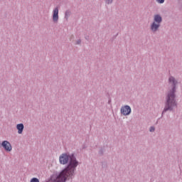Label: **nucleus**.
Listing matches in <instances>:
<instances>
[{
  "label": "nucleus",
  "mask_w": 182,
  "mask_h": 182,
  "mask_svg": "<svg viewBox=\"0 0 182 182\" xmlns=\"http://www.w3.org/2000/svg\"><path fill=\"white\" fill-rule=\"evenodd\" d=\"M16 129L18 134H22V132H23V124H18L16 125Z\"/></svg>",
  "instance_id": "7"
},
{
  "label": "nucleus",
  "mask_w": 182,
  "mask_h": 182,
  "mask_svg": "<svg viewBox=\"0 0 182 182\" xmlns=\"http://www.w3.org/2000/svg\"><path fill=\"white\" fill-rule=\"evenodd\" d=\"M157 2H159V4H164V0H156Z\"/></svg>",
  "instance_id": "10"
},
{
  "label": "nucleus",
  "mask_w": 182,
  "mask_h": 182,
  "mask_svg": "<svg viewBox=\"0 0 182 182\" xmlns=\"http://www.w3.org/2000/svg\"><path fill=\"white\" fill-rule=\"evenodd\" d=\"M30 182H39V179L38 178H33Z\"/></svg>",
  "instance_id": "8"
},
{
  "label": "nucleus",
  "mask_w": 182,
  "mask_h": 182,
  "mask_svg": "<svg viewBox=\"0 0 182 182\" xmlns=\"http://www.w3.org/2000/svg\"><path fill=\"white\" fill-rule=\"evenodd\" d=\"M70 163L68 166V167L64 169L60 174L55 179L53 180L55 182H65L66 180H68L69 178L72 177L73 176V173H75V170L77 167V165L79 164V162L76 161V158L75 156H69L67 154H63L60 156V164H67V163L69 161Z\"/></svg>",
  "instance_id": "1"
},
{
  "label": "nucleus",
  "mask_w": 182,
  "mask_h": 182,
  "mask_svg": "<svg viewBox=\"0 0 182 182\" xmlns=\"http://www.w3.org/2000/svg\"><path fill=\"white\" fill-rule=\"evenodd\" d=\"M53 22H58L59 21V9L58 7L53 11Z\"/></svg>",
  "instance_id": "6"
},
{
  "label": "nucleus",
  "mask_w": 182,
  "mask_h": 182,
  "mask_svg": "<svg viewBox=\"0 0 182 182\" xmlns=\"http://www.w3.org/2000/svg\"><path fill=\"white\" fill-rule=\"evenodd\" d=\"M176 85H177V81L173 77H169V86H171V90L168 93V96L166 98L167 104L164 108V112H167V110H173L177 104L176 103V100H174V93L176 92Z\"/></svg>",
  "instance_id": "2"
},
{
  "label": "nucleus",
  "mask_w": 182,
  "mask_h": 182,
  "mask_svg": "<svg viewBox=\"0 0 182 182\" xmlns=\"http://www.w3.org/2000/svg\"><path fill=\"white\" fill-rule=\"evenodd\" d=\"M121 113L124 114V116H129V114L132 113V108H130L129 105H125L121 108Z\"/></svg>",
  "instance_id": "4"
},
{
  "label": "nucleus",
  "mask_w": 182,
  "mask_h": 182,
  "mask_svg": "<svg viewBox=\"0 0 182 182\" xmlns=\"http://www.w3.org/2000/svg\"><path fill=\"white\" fill-rule=\"evenodd\" d=\"M106 4H112L113 2V0H105Z\"/></svg>",
  "instance_id": "9"
},
{
  "label": "nucleus",
  "mask_w": 182,
  "mask_h": 182,
  "mask_svg": "<svg viewBox=\"0 0 182 182\" xmlns=\"http://www.w3.org/2000/svg\"><path fill=\"white\" fill-rule=\"evenodd\" d=\"M2 147H4L6 151H12V145L8 141H4L1 144Z\"/></svg>",
  "instance_id": "5"
},
{
  "label": "nucleus",
  "mask_w": 182,
  "mask_h": 182,
  "mask_svg": "<svg viewBox=\"0 0 182 182\" xmlns=\"http://www.w3.org/2000/svg\"><path fill=\"white\" fill-rule=\"evenodd\" d=\"M161 22V16H160L159 15H155L154 22L152 23L151 26V31H153L154 32H156V31L159 29Z\"/></svg>",
  "instance_id": "3"
},
{
  "label": "nucleus",
  "mask_w": 182,
  "mask_h": 182,
  "mask_svg": "<svg viewBox=\"0 0 182 182\" xmlns=\"http://www.w3.org/2000/svg\"><path fill=\"white\" fill-rule=\"evenodd\" d=\"M149 130L150 132H154V127H151Z\"/></svg>",
  "instance_id": "11"
}]
</instances>
